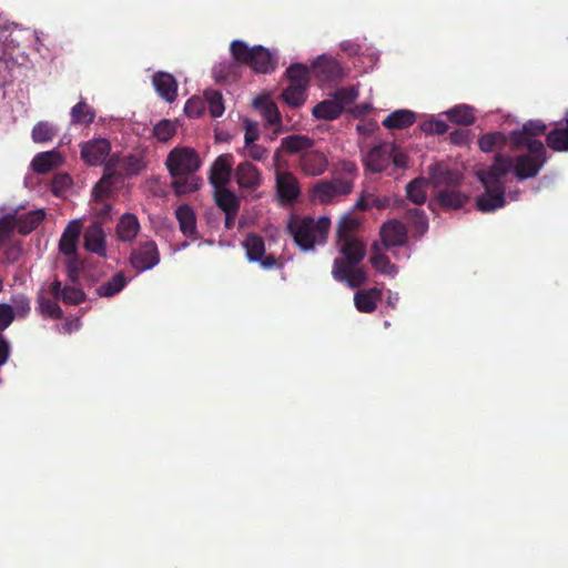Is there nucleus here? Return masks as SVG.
<instances>
[{
	"mask_svg": "<svg viewBox=\"0 0 568 568\" xmlns=\"http://www.w3.org/2000/svg\"><path fill=\"white\" fill-rule=\"evenodd\" d=\"M547 162V151L542 142L529 145V152L509 156L496 153L493 164L477 173L484 192L476 197V207L483 213H491L506 205V175L513 171L517 180L536 178Z\"/></svg>",
	"mask_w": 568,
	"mask_h": 568,
	"instance_id": "1",
	"label": "nucleus"
},
{
	"mask_svg": "<svg viewBox=\"0 0 568 568\" xmlns=\"http://www.w3.org/2000/svg\"><path fill=\"white\" fill-rule=\"evenodd\" d=\"M429 179L438 189L437 201L443 209L458 210L469 200V196L458 189L462 182V174L458 171L435 163L429 166Z\"/></svg>",
	"mask_w": 568,
	"mask_h": 568,
	"instance_id": "2",
	"label": "nucleus"
},
{
	"mask_svg": "<svg viewBox=\"0 0 568 568\" xmlns=\"http://www.w3.org/2000/svg\"><path fill=\"white\" fill-rule=\"evenodd\" d=\"M329 226L331 221L326 216L314 220L310 216L292 215L287 223V231L301 250L310 251L315 244L326 242Z\"/></svg>",
	"mask_w": 568,
	"mask_h": 568,
	"instance_id": "3",
	"label": "nucleus"
},
{
	"mask_svg": "<svg viewBox=\"0 0 568 568\" xmlns=\"http://www.w3.org/2000/svg\"><path fill=\"white\" fill-rule=\"evenodd\" d=\"M230 52L236 62L250 67L256 73H271L277 65L276 58L263 45L248 47L243 40H234Z\"/></svg>",
	"mask_w": 568,
	"mask_h": 568,
	"instance_id": "4",
	"label": "nucleus"
},
{
	"mask_svg": "<svg viewBox=\"0 0 568 568\" xmlns=\"http://www.w3.org/2000/svg\"><path fill=\"white\" fill-rule=\"evenodd\" d=\"M201 164L197 152L189 146L174 148L165 160V166L171 176L192 175Z\"/></svg>",
	"mask_w": 568,
	"mask_h": 568,
	"instance_id": "5",
	"label": "nucleus"
},
{
	"mask_svg": "<svg viewBox=\"0 0 568 568\" xmlns=\"http://www.w3.org/2000/svg\"><path fill=\"white\" fill-rule=\"evenodd\" d=\"M110 153L111 143L104 138H95L81 145V159L90 166L105 165Z\"/></svg>",
	"mask_w": 568,
	"mask_h": 568,
	"instance_id": "6",
	"label": "nucleus"
},
{
	"mask_svg": "<svg viewBox=\"0 0 568 568\" xmlns=\"http://www.w3.org/2000/svg\"><path fill=\"white\" fill-rule=\"evenodd\" d=\"M160 262V253L155 242L146 241L134 248L130 256V264L138 272L153 268Z\"/></svg>",
	"mask_w": 568,
	"mask_h": 568,
	"instance_id": "7",
	"label": "nucleus"
},
{
	"mask_svg": "<svg viewBox=\"0 0 568 568\" xmlns=\"http://www.w3.org/2000/svg\"><path fill=\"white\" fill-rule=\"evenodd\" d=\"M353 191L351 180L334 179L318 181L314 186V195L321 203H329L335 196L347 195Z\"/></svg>",
	"mask_w": 568,
	"mask_h": 568,
	"instance_id": "8",
	"label": "nucleus"
},
{
	"mask_svg": "<svg viewBox=\"0 0 568 568\" xmlns=\"http://www.w3.org/2000/svg\"><path fill=\"white\" fill-rule=\"evenodd\" d=\"M356 265H345L341 258H335L332 275L337 282H345L351 288H359L367 282V274Z\"/></svg>",
	"mask_w": 568,
	"mask_h": 568,
	"instance_id": "9",
	"label": "nucleus"
},
{
	"mask_svg": "<svg viewBox=\"0 0 568 568\" xmlns=\"http://www.w3.org/2000/svg\"><path fill=\"white\" fill-rule=\"evenodd\" d=\"M49 293L54 300H60L67 305H79L87 301V294L82 288L71 283L62 285L58 278L50 283Z\"/></svg>",
	"mask_w": 568,
	"mask_h": 568,
	"instance_id": "10",
	"label": "nucleus"
},
{
	"mask_svg": "<svg viewBox=\"0 0 568 568\" xmlns=\"http://www.w3.org/2000/svg\"><path fill=\"white\" fill-rule=\"evenodd\" d=\"M379 235L385 248L403 246L407 242L406 225L396 219L388 220L381 226Z\"/></svg>",
	"mask_w": 568,
	"mask_h": 568,
	"instance_id": "11",
	"label": "nucleus"
},
{
	"mask_svg": "<svg viewBox=\"0 0 568 568\" xmlns=\"http://www.w3.org/2000/svg\"><path fill=\"white\" fill-rule=\"evenodd\" d=\"M253 105L260 111L266 124L274 128L271 139H275L281 132L284 131L282 114L276 103L265 97H257L253 101Z\"/></svg>",
	"mask_w": 568,
	"mask_h": 568,
	"instance_id": "12",
	"label": "nucleus"
},
{
	"mask_svg": "<svg viewBox=\"0 0 568 568\" xmlns=\"http://www.w3.org/2000/svg\"><path fill=\"white\" fill-rule=\"evenodd\" d=\"M118 160V155H112L109 158L108 162H105V173L94 185L92 191V195L95 202H100L111 195L114 182L116 180V173L113 170L116 166Z\"/></svg>",
	"mask_w": 568,
	"mask_h": 568,
	"instance_id": "13",
	"label": "nucleus"
},
{
	"mask_svg": "<svg viewBox=\"0 0 568 568\" xmlns=\"http://www.w3.org/2000/svg\"><path fill=\"white\" fill-rule=\"evenodd\" d=\"M328 166V159L325 153L310 149L300 155V168L308 176L322 175Z\"/></svg>",
	"mask_w": 568,
	"mask_h": 568,
	"instance_id": "14",
	"label": "nucleus"
},
{
	"mask_svg": "<svg viewBox=\"0 0 568 568\" xmlns=\"http://www.w3.org/2000/svg\"><path fill=\"white\" fill-rule=\"evenodd\" d=\"M313 73L323 82H332L343 78L341 64L325 54L320 55L312 65Z\"/></svg>",
	"mask_w": 568,
	"mask_h": 568,
	"instance_id": "15",
	"label": "nucleus"
},
{
	"mask_svg": "<svg viewBox=\"0 0 568 568\" xmlns=\"http://www.w3.org/2000/svg\"><path fill=\"white\" fill-rule=\"evenodd\" d=\"M232 154H221L215 159L209 175V181L215 189L225 186L229 183L232 173Z\"/></svg>",
	"mask_w": 568,
	"mask_h": 568,
	"instance_id": "16",
	"label": "nucleus"
},
{
	"mask_svg": "<svg viewBox=\"0 0 568 568\" xmlns=\"http://www.w3.org/2000/svg\"><path fill=\"white\" fill-rule=\"evenodd\" d=\"M393 145L379 144L369 150L364 159L366 170L381 173L385 171L389 164L392 156Z\"/></svg>",
	"mask_w": 568,
	"mask_h": 568,
	"instance_id": "17",
	"label": "nucleus"
},
{
	"mask_svg": "<svg viewBox=\"0 0 568 568\" xmlns=\"http://www.w3.org/2000/svg\"><path fill=\"white\" fill-rule=\"evenodd\" d=\"M235 180L240 187L255 190L262 183V178L256 165L250 161L241 162L235 169Z\"/></svg>",
	"mask_w": 568,
	"mask_h": 568,
	"instance_id": "18",
	"label": "nucleus"
},
{
	"mask_svg": "<svg viewBox=\"0 0 568 568\" xmlns=\"http://www.w3.org/2000/svg\"><path fill=\"white\" fill-rule=\"evenodd\" d=\"M339 252L343 254L341 258L345 265H357L365 257V244L356 237H346L338 241Z\"/></svg>",
	"mask_w": 568,
	"mask_h": 568,
	"instance_id": "19",
	"label": "nucleus"
},
{
	"mask_svg": "<svg viewBox=\"0 0 568 568\" xmlns=\"http://www.w3.org/2000/svg\"><path fill=\"white\" fill-rule=\"evenodd\" d=\"M84 247L87 251L105 256L106 243L105 233L98 222L92 223L84 232Z\"/></svg>",
	"mask_w": 568,
	"mask_h": 568,
	"instance_id": "20",
	"label": "nucleus"
},
{
	"mask_svg": "<svg viewBox=\"0 0 568 568\" xmlns=\"http://www.w3.org/2000/svg\"><path fill=\"white\" fill-rule=\"evenodd\" d=\"M81 232L82 222L80 220H72L68 223L59 241V250L62 254L67 256L75 254Z\"/></svg>",
	"mask_w": 568,
	"mask_h": 568,
	"instance_id": "21",
	"label": "nucleus"
},
{
	"mask_svg": "<svg viewBox=\"0 0 568 568\" xmlns=\"http://www.w3.org/2000/svg\"><path fill=\"white\" fill-rule=\"evenodd\" d=\"M557 128L550 130L546 135L547 145L556 152L568 151V110L564 119L557 123Z\"/></svg>",
	"mask_w": 568,
	"mask_h": 568,
	"instance_id": "22",
	"label": "nucleus"
},
{
	"mask_svg": "<svg viewBox=\"0 0 568 568\" xmlns=\"http://www.w3.org/2000/svg\"><path fill=\"white\" fill-rule=\"evenodd\" d=\"M381 288L371 287L358 290L354 294V305L361 313H373L377 308V303L382 300Z\"/></svg>",
	"mask_w": 568,
	"mask_h": 568,
	"instance_id": "23",
	"label": "nucleus"
},
{
	"mask_svg": "<svg viewBox=\"0 0 568 568\" xmlns=\"http://www.w3.org/2000/svg\"><path fill=\"white\" fill-rule=\"evenodd\" d=\"M153 85L158 94L168 102L178 97V83L174 77L166 72H156L153 75Z\"/></svg>",
	"mask_w": 568,
	"mask_h": 568,
	"instance_id": "24",
	"label": "nucleus"
},
{
	"mask_svg": "<svg viewBox=\"0 0 568 568\" xmlns=\"http://www.w3.org/2000/svg\"><path fill=\"white\" fill-rule=\"evenodd\" d=\"M276 191L281 200L294 201L300 195V185L296 178L291 172L278 173L276 175Z\"/></svg>",
	"mask_w": 568,
	"mask_h": 568,
	"instance_id": "25",
	"label": "nucleus"
},
{
	"mask_svg": "<svg viewBox=\"0 0 568 568\" xmlns=\"http://www.w3.org/2000/svg\"><path fill=\"white\" fill-rule=\"evenodd\" d=\"M241 65L242 64L236 62L234 58L233 60L222 61L214 65L212 70L213 78L221 83L235 82L240 78Z\"/></svg>",
	"mask_w": 568,
	"mask_h": 568,
	"instance_id": "26",
	"label": "nucleus"
},
{
	"mask_svg": "<svg viewBox=\"0 0 568 568\" xmlns=\"http://www.w3.org/2000/svg\"><path fill=\"white\" fill-rule=\"evenodd\" d=\"M62 161L63 159L59 152L48 151L38 153L33 158L31 165L34 172L45 174L54 168H58Z\"/></svg>",
	"mask_w": 568,
	"mask_h": 568,
	"instance_id": "27",
	"label": "nucleus"
},
{
	"mask_svg": "<svg viewBox=\"0 0 568 568\" xmlns=\"http://www.w3.org/2000/svg\"><path fill=\"white\" fill-rule=\"evenodd\" d=\"M314 146V140L307 135L292 134L285 136L281 141V149L288 154H297L307 152Z\"/></svg>",
	"mask_w": 568,
	"mask_h": 568,
	"instance_id": "28",
	"label": "nucleus"
},
{
	"mask_svg": "<svg viewBox=\"0 0 568 568\" xmlns=\"http://www.w3.org/2000/svg\"><path fill=\"white\" fill-rule=\"evenodd\" d=\"M59 300L49 298L43 291L38 292L37 294V311L38 313L52 320H62L63 311L58 304Z\"/></svg>",
	"mask_w": 568,
	"mask_h": 568,
	"instance_id": "29",
	"label": "nucleus"
},
{
	"mask_svg": "<svg viewBox=\"0 0 568 568\" xmlns=\"http://www.w3.org/2000/svg\"><path fill=\"white\" fill-rule=\"evenodd\" d=\"M140 230V223L134 214L125 213L121 216L116 225V234L123 242H131L135 239Z\"/></svg>",
	"mask_w": 568,
	"mask_h": 568,
	"instance_id": "30",
	"label": "nucleus"
},
{
	"mask_svg": "<svg viewBox=\"0 0 568 568\" xmlns=\"http://www.w3.org/2000/svg\"><path fill=\"white\" fill-rule=\"evenodd\" d=\"M45 217L44 210H34L16 216L18 232L27 235L36 230Z\"/></svg>",
	"mask_w": 568,
	"mask_h": 568,
	"instance_id": "31",
	"label": "nucleus"
},
{
	"mask_svg": "<svg viewBox=\"0 0 568 568\" xmlns=\"http://www.w3.org/2000/svg\"><path fill=\"white\" fill-rule=\"evenodd\" d=\"M180 230L186 236H193L196 233V217L192 207L187 204L180 205L175 211Z\"/></svg>",
	"mask_w": 568,
	"mask_h": 568,
	"instance_id": "32",
	"label": "nucleus"
},
{
	"mask_svg": "<svg viewBox=\"0 0 568 568\" xmlns=\"http://www.w3.org/2000/svg\"><path fill=\"white\" fill-rule=\"evenodd\" d=\"M214 199L216 205L224 212V213H239L241 202L239 197L229 189H225L224 186L215 189Z\"/></svg>",
	"mask_w": 568,
	"mask_h": 568,
	"instance_id": "33",
	"label": "nucleus"
},
{
	"mask_svg": "<svg viewBox=\"0 0 568 568\" xmlns=\"http://www.w3.org/2000/svg\"><path fill=\"white\" fill-rule=\"evenodd\" d=\"M343 113L342 106L334 99L324 100L317 103L313 110L312 115L316 119L333 121L339 118Z\"/></svg>",
	"mask_w": 568,
	"mask_h": 568,
	"instance_id": "34",
	"label": "nucleus"
},
{
	"mask_svg": "<svg viewBox=\"0 0 568 568\" xmlns=\"http://www.w3.org/2000/svg\"><path fill=\"white\" fill-rule=\"evenodd\" d=\"M243 247L250 262H257L265 254V242L256 233H250L243 241Z\"/></svg>",
	"mask_w": 568,
	"mask_h": 568,
	"instance_id": "35",
	"label": "nucleus"
},
{
	"mask_svg": "<svg viewBox=\"0 0 568 568\" xmlns=\"http://www.w3.org/2000/svg\"><path fill=\"white\" fill-rule=\"evenodd\" d=\"M415 120L416 115L413 111L397 110L392 112L384 119L383 125L387 129L402 130L414 124Z\"/></svg>",
	"mask_w": 568,
	"mask_h": 568,
	"instance_id": "36",
	"label": "nucleus"
},
{
	"mask_svg": "<svg viewBox=\"0 0 568 568\" xmlns=\"http://www.w3.org/2000/svg\"><path fill=\"white\" fill-rule=\"evenodd\" d=\"M428 180L416 178L406 185L407 199L416 205H422L427 200Z\"/></svg>",
	"mask_w": 568,
	"mask_h": 568,
	"instance_id": "37",
	"label": "nucleus"
},
{
	"mask_svg": "<svg viewBox=\"0 0 568 568\" xmlns=\"http://www.w3.org/2000/svg\"><path fill=\"white\" fill-rule=\"evenodd\" d=\"M508 142L507 135L500 131H494L483 134L478 140V146L483 152H493L501 150Z\"/></svg>",
	"mask_w": 568,
	"mask_h": 568,
	"instance_id": "38",
	"label": "nucleus"
},
{
	"mask_svg": "<svg viewBox=\"0 0 568 568\" xmlns=\"http://www.w3.org/2000/svg\"><path fill=\"white\" fill-rule=\"evenodd\" d=\"M71 123L89 125L94 121L95 111L84 100H80L70 111Z\"/></svg>",
	"mask_w": 568,
	"mask_h": 568,
	"instance_id": "39",
	"label": "nucleus"
},
{
	"mask_svg": "<svg viewBox=\"0 0 568 568\" xmlns=\"http://www.w3.org/2000/svg\"><path fill=\"white\" fill-rule=\"evenodd\" d=\"M126 284L128 280L123 272H118L108 282L102 283L97 288V294L100 297H112L120 293L125 287Z\"/></svg>",
	"mask_w": 568,
	"mask_h": 568,
	"instance_id": "40",
	"label": "nucleus"
},
{
	"mask_svg": "<svg viewBox=\"0 0 568 568\" xmlns=\"http://www.w3.org/2000/svg\"><path fill=\"white\" fill-rule=\"evenodd\" d=\"M415 236H422L428 231V219L426 213L419 209H409L405 214Z\"/></svg>",
	"mask_w": 568,
	"mask_h": 568,
	"instance_id": "41",
	"label": "nucleus"
},
{
	"mask_svg": "<svg viewBox=\"0 0 568 568\" xmlns=\"http://www.w3.org/2000/svg\"><path fill=\"white\" fill-rule=\"evenodd\" d=\"M306 87L301 84H290L281 93L284 102L291 108H300L306 101Z\"/></svg>",
	"mask_w": 568,
	"mask_h": 568,
	"instance_id": "42",
	"label": "nucleus"
},
{
	"mask_svg": "<svg viewBox=\"0 0 568 568\" xmlns=\"http://www.w3.org/2000/svg\"><path fill=\"white\" fill-rule=\"evenodd\" d=\"M58 128L49 121L38 122L31 132V136L34 143H47L53 140L58 134Z\"/></svg>",
	"mask_w": 568,
	"mask_h": 568,
	"instance_id": "43",
	"label": "nucleus"
},
{
	"mask_svg": "<svg viewBox=\"0 0 568 568\" xmlns=\"http://www.w3.org/2000/svg\"><path fill=\"white\" fill-rule=\"evenodd\" d=\"M448 119L459 125H471L475 122L473 108L468 105H457L447 111Z\"/></svg>",
	"mask_w": 568,
	"mask_h": 568,
	"instance_id": "44",
	"label": "nucleus"
},
{
	"mask_svg": "<svg viewBox=\"0 0 568 568\" xmlns=\"http://www.w3.org/2000/svg\"><path fill=\"white\" fill-rule=\"evenodd\" d=\"M204 102L207 103L210 114L213 118H219L224 113L223 95L220 91L207 89L204 91Z\"/></svg>",
	"mask_w": 568,
	"mask_h": 568,
	"instance_id": "45",
	"label": "nucleus"
},
{
	"mask_svg": "<svg viewBox=\"0 0 568 568\" xmlns=\"http://www.w3.org/2000/svg\"><path fill=\"white\" fill-rule=\"evenodd\" d=\"M176 123L169 119H163L153 128L154 138L162 143L168 142L176 134Z\"/></svg>",
	"mask_w": 568,
	"mask_h": 568,
	"instance_id": "46",
	"label": "nucleus"
},
{
	"mask_svg": "<svg viewBox=\"0 0 568 568\" xmlns=\"http://www.w3.org/2000/svg\"><path fill=\"white\" fill-rule=\"evenodd\" d=\"M371 264L377 272L384 275L395 276L398 273V267L383 253L372 255Z\"/></svg>",
	"mask_w": 568,
	"mask_h": 568,
	"instance_id": "47",
	"label": "nucleus"
},
{
	"mask_svg": "<svg viewBox=\"0 0 568 568\" xmlns=\"http://www.w3.org/2000/svg\"><path fill=\"white\" fill-rule=\"evenodd\" d=\"M388 205V199L386 197H378L375 194L372 193H362L359 199L357 200L355 207L361 211H368L373 207L376 209H385Z\"/></svg>",
	"mask_w": 568,
	"mask_h": 568,
	"instance_id": "48",
	"label": "nucleus"
},
{
	"mask_svg": "<svg viewBox=\"0 0 568 568\" xmlns=\"http://www.w3.org/2000/svg\"><path fill=\"white\" fill-rule=\"evenodd\" d=\"M146 168V161L142 153H133L124 158L122 169L128 175H136Z\"/></svg>",
	"mask_w": 568,
	"mask_h": 568,
	"instance_id": "49",
	"label": "nucleus"
},
{
	"mask_svg": "<svg viewBox=\"0 0 568 568\" xmlns=\"http://www.w3.org/2000/svg\"><path fill=\"white\" fill-rule=\"evenodd\" d=\"M308 68L302 63H294L287 68L286 74L290 80V84H301L303 87L308 85Z\"/></svg>",
	"mask_w": 568,
	"mask_h": 568,
	"instance_id": "50",
	"label": "nucleus"
},
{
	"mask_svg": "<svg viewBox=\"0 0 568 568\" xmlns=\"http://www.w3.org/2000/svg\"><path fill=\"white\" fill-rule=\"evenodd\" d=\"M510 142V146L513 151H519L524 148L529 152V145L534 142H541L540 140L531 139L527 132L521 128V130H514L509 133L507 138Z\"/></svg>",
	"mask_w": 568,
	"mask_h": 568,
	"instance_id": "51",
	"label": "nucleus"
},
{
	"mask_svg": "<svg viewBox=\"0 0 568 568\" xmlns=\"http://www.w3.org/2000/svg\"><path fill=\"white\" fill-rule=\"evenodd\" d=\"M191 175L172 176V187L178 195L195 192L199 189V183Z\"/></svg>",
	"mask_w": 568,
	"mask_h": 568,
	"instance_id": "52",
	"label": "nucleus"
},
{
	"mask_svg": "<svg viewBox=\"0 0 568 568\" xmlns=\"http://www.w3.org/2000/svg\"><path fill=\"white\" fill-rule=\"evenodd\" d=\"M16 229V215L8 214L0 219V246L10 241Z\"/></svg>",
	"mask_w": 568,
	"mask_h": 568,
	"instance_id": "53",
	"label": "nucleus"
},
{
	"mask_svg": "<svg viewBox=\"0 0 568 568\" xmlns=\"http://www.w3.org/2000/svg\"><path fill=\"white\" fill-rule=\"evenodd\" d=\"M357 95H358V91L354 87H349V88L338 89L333 94V99H334V101H337L341 104L342 111H344V108L346 105L352 104L356 100Z\"/></svg>",
	"mask_w": 568,
	"mask_h": 568,
	"instance_id": "54",
	"label": "nucleus"
},
{
	"mask_svg": "<svg viewBox=\"0 0 568 568\" xmlns=\"http://www.w3.org/2000/svg\"><path fill=\"white\" fill-rule=\"evenodd\" d=\"M72 185V179L67 173L54 175L51 181V191L54 195H62Z\"/></svg>",
	"mask_w": 568,
	"mask_h": 568,
	"instance_id": "55",
	"label": "nucleus"
},
{
	"mask_svg": "<svg viewBox=\"0 0 568 568\" xmlns=\"http://www.w3.org/2000/svg\"><path fill=\"white\" fill-rule=\"evenodd\" d=\"M65 268L69 283L78 284L79 276L82 270V263L77 256V254L69 256Z\"/></svg>",
	"mask_w": 568,
	"mask_h": 568,
	"instance_id": "56",
	"label": "nucleus"
},
{
	"mask_svg": "<svg viewBox=\"0 0 568 568\" xmlns=\"http://www.w3.org/2000/svg\"><path fill=\"white\" fill-rule=\"evenodd\" d=\"M205 109V102L203 99L199 97H192L190 98L185 105H184V112L190 118H199L203 114Z\"/></svg>",
	"mask_w": 568,
	"mask_h": 568,
	"instance_id": "57",
	"label": "nucleus"
},
{
	"mask_svg": "<svg viewBox=\"0 0 568 568\" xmlns=\"http://www.w3.org/2000/svg\"><path fill=\"white\" fill-rule=\"evenodd\" d=\"M357 222L351 217H344L337 227L338 241L345 240L346 237H354L352 232L356 229Z\"/></svg>",
	"mask_w": 568,
	"mask_h": 568,
	"instance_id": "58",
	"label": "nucleus"
},
{
	"mask_svg": "<svg viewBox=\"0 0 568 568\" xmlns=\"http://www.w3.org/2000/svg\"><path fill=\"white\" fill-rule=\"evenodd\" d=\"M14 321V311L12 305L0 303V332L8 328Z\"/></svg>",
	"mask_w": 568,
	"mask_h": 568,
	"instance_id": "59",
	"label": "nucleus"
},
{
	"mask_svg": "<svg viewBox=\"0 0 568 568\" xmlns=\"http://www.w3.org/2000/svg\"><path fill=\"white\" fill-rule=\"evenodd\" d=\"M449 126L445 121L432 119L424 122L422 130L432 134H444L448 131Z\"/></svg>",
	"mask_w": 568,
	"mask_h": 568,
	"instance_id": "60",
	"label": "nucleus"
},
{
	"mask_svg": "<svg viewBox=\"0 0 568 568\" xmlns=\"http://www.w3.org/2000/svg\"><path fill=\"white\" fill-rule=\"evenodd\" d=\"M523 129L531 139H534L535 136L544 134L547 128L540 120H529L523 125Z\"/></svg>",
	"mask_w": 568,
	"mask_h": 568,
	"instance_id": "61",
	"label": "nucleus"
},
{
	"mask_svg": "<svg viewBox=\"0 0 568 568\" xmlns=\"http://www.w3.org/2000/svg\"><path fill=\"white\" fill-rule=\"evenodd\" d=\"M13 302V311L14 316L18 315L20 317H24L29 314L31 307H30V301L26 296H17L12 300Z\"/></svg>",
	"mask_w": 568,
	"mask_h": 568,
	"instance_id": "62",
	"label": "nucleus"
},
{
	"mask_svg": "<svg viewBox=\"0 0 568 568\" xmlns=\"http://www.w3.org/2000/svg\"><path fill=\"white\" fill-rule=\"evenodd\" d=\"M245 134H244V143L245 145H250L252 143H255V141L260 136V131L256 122H253L251 120H245Z\"/></svg>",
	"mask_w": 568,
	"mask_h": 568,
	"instance_id": "63",
	"label": "nucleus"
},
{
	"mask_svg": "<svg viewBox=\"0 0 568 568\" xmlns=\"http://www.w3.org/2000/svg\"><path fill=\"white\" fill-rule=\"evenodd\" d=\"M245 149L247 155L254 161L262 162L266 160L268 155V150L260 144L252 143L250 145H245Z\"/></svg>",
	"mask_w": 568,
	"mask_h": 568,
	"instance_id": "64",
	"label": "nucleus"
}]
</instances>
